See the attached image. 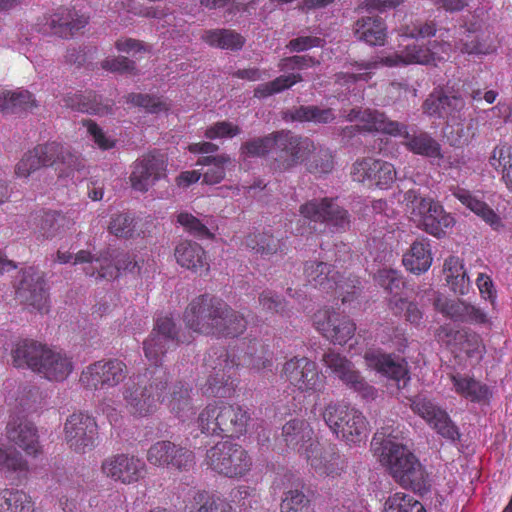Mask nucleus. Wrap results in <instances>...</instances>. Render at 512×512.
I'll return each mask as SVG.
<instances>
[{"instance_id": "58", "label": "nucleus", "mask_w": 512, "mask_h": 512, "mask_svg": "<svg viewBox=\"0 0 512 512\" xmlns=\"http://www.w3.org/2000/svg\"><path fill=\"white\" fill-rule=\"evenodd\" d=\"M231 500L243 509L253 508L258 504L260 496L255 488L240 485L231 491Z\"/></svg>"}, {"instance_id": "50", "label": "nucleus", "mask_w": 512, "mask_h": 512, "mask_svg": "<svg viewBox=\"0 0 512 512\" xmlns=\"http://www.w3.org/2000/svg\"><path fill=\"white\" fill-rule=\"evenodd\" d=\"M275 132L264 137L253 138L242 144L240 150L246 157H263L274 152Z\"/></svg>"}, {"instance_id": "27", "label": "nucleus", "mask_w": 512, "mask_h": 512, "mask_svg": "<svg viewBox=\"0 0 512 512\" xmlns=\"http://www.w3.org/2000/svg\"><path fill=\"white\" fill-rule=\"evenodd\" d=\"M88 23V17L77 10L61 7L46 21L51 33L62 38H68L84 28Z\"/></svg>"}, {"instance_id": "52", "label": "nucleus", "mask_w": 512, "mask_h": 512, "mask_svg": "<svg viewBox=\"0 0 512 512\" xmlns=\"http://www.w3.org/2000/svg\"><path fill=\"white\" fill-rule=\"evenodd\" d=\"M413 508L422 511V504L405 493H395L388 497L383 512H413Z\"/></svg>"}, {"instance_id": "42", "label": "nucleus", "mask_w": 512, "mask_h": 512, "mask_svg": "<svg viewBox=\"0 0 512 512\" xmlns=\"http://www.w3.org/2000/svg\"><path fill=\"white\" fill-rule=\"evenodd\" d=\"M191 388L178 382L174 384L168 398V408L179 419L186 420L194 414V406L191 398Z\"/></svg>"}, {"instance_id": "43", "label": "nucleus", "mask_w": 512, "mask_h": 512, "mask_svg": "<svg viewBox=\"0 0 512 512\" xmlns=\"http://www.w3.org/2000/svg\"><path fill=\"white\" fill-rule=\"evenodd\" d=\"M286 120L298 122H314L317 124H328L334 121L335 114L331 108H320L319 106H299L285 113Z\"/></svg>"}, {"instance_id": "4", "label": "nucleus", "mask_w": 512, "mask_h": 512, "mask_svg": "<svg viewBox=\"0 0 512 512\" xmlns=\"http://www.w3.org/2000/svg\"><path fill=\"white\" fill-rule=\"evenodd\" d=\"M75 263L88 264L84 268L85 274L96 279H114L121 270L131 274H140L141 271L139 261L134 256L123 252H111L109 249L98 255L80 250L76 253Z\"/></svg>"}, {"instance_id": "12", "label": "nucleus", "mask_w": 512, "mask_h": 512, "mask_svg": "<svg viewBox=\"0 0 512 512\" xmlns=\"http://www.w3.org/2000/svg\"><path fill=\"white\" fill-rule=\"evenodd\" d=\"M287 381L304 393L321 392L325 388L326 377L315 362L306 357L292 358L283 366Z\"/></svg>"}, {"instance_id": "64", "label": "nucleus", "mask_w": 512, "mask_h": 512, "mask_svg": "<svg viewBox=\"0 0 512 512\" xmlns=\"http://www.w3.org/2000/svg\"><path fill=\"white\" fill-rule=\"evenodd\" d=\"M437 28L433 21H416L401 29V35L409 38H427L436 34Z\"/></svg>"}, {"instance_id": "34", "label": "nucleus", "mask_w": 512, "mask_h": 512, "mask_svg": "<svg viewBox=\"0 0 512 512\" xmlns=\"http://www.w3.org/2000/svg\"><path fill=\"white\" fill-rule=\"evenodd\" d=\"M7 436L29 455H36L39 451V441L36 427L28 421L20 420L9 422Z\"/></svg>"}, {"instance_id": "31", "label": "nucleus", "mask_w": 512, "mask_h": 512, "mask_svg": "<svg viewBox=\"0 0 512 512\" xmlns=\"http://www.w3.org/2000/svg\"><path fill=\"white\" fill-rule=\"evenodd\" d=\"M73 370L69 357L46 347L36 373L50 381H63Z\"/></svg>"}, {"instance_id": "22", "label": "nucleus", "mask_w": 512, "mask_h": 512, "mask_svg": "<svg viewBox=\"0 0 512 512\" xmlns=\"http://www.w3.org/2000/svg\"><path fill=\"white\" fill-rule=\"evenodd\" d=\"M145 463L128 454H116L106 458L101 465V470L108 478L123 484H131L139 481L145 474Z\"/></svg>"}, {"instance_id": "54", "label": "nucleus", "mask_w": 512, "mask_h": 512, "mask_svg": "<svg viewBox=\"0 0 512 512\" xmlns=\"http://www.w3.org/2000/svg\"><path fill=\"white\" fill-rule=\"evenodd\" d=\"M281 512H313L308 497L300 490H289L281 503Z\"/></svg>"}, {"instance_id": "3", "label": "nucleus", "mask_w": 512, "mask_h": 512, "mask_svg": "<svg viewBox=\"0 0 512 512\" xmlns=\"http://www.w3.org/2000/svg\"><path fill=\"white\" fill-rule=\"evenodd\" d=\"M168 383V374L162 367L147 369L144 376H138L127 383L123 398L129 412L137 416H146L156 408V402L162 397Z\"/></svg>"}, {"instance_id": "7", "label": "nucleus", "mask_w": 512, "mask_h": 512, "mask_svg": "<svg viewBox=\"0 0 512 512\" xmlns=\"http://www.w3.org/2000/svg\"><path fill=\"white\" fill-rule=\"evenodd\" d=\"M206 463L215 472L229 478H240L252 467V459L241 446L228 441L219 442L206 453Z\"/></svg>"}, {"instance_id": "38", "label": "nucleus", "mask_w": 512, "mask_h": 512, "mask_svg": "<svg viewBox=\"0 0 512 512\" xmlns=\"http://www.w3.org/2000/svg\"><path fill=\"white\" fill-rule=\"evenodd\" d=\"M245 245L265 258H270L278 254L283 255L287 250L285 241L275 237L269 232L249 234L245 239Z\"/></svg>"}, {"instance_id": "14", "label": "nucleus", "mask_w": 512, "mask_h": 512, "mask_svg": "<svg viewBox=\"0 0 512 512\" xmlns=\"http://www.w3.org/2000/svg\"><path fill=\"white\" fill-rule=\"evenodd\" d=\"M299 212L310 221L326 223L335 232H344L350 227L347 210L329 198L309 200L300 206Z\"/></svg>"}, {"instance_id": "39", "label": "nucleus", "mask_w": 512, "mask_h": 512, "mask_svg": "<svg viewBox=\"0 0 512 512\" xmlns=\"http://www.w3.org/2000/svg\"><path fill=\"white\" fill-rule=\"evenodd\" d=\"M37 107L36 100L27 90H0V111L3 114H18Z\"/></svg>"}, {"instance_id": "20", "label": "nucleus", "mask_w": 512, "mask_h": 512, "mask_svg": "<svg viewBox=\"0 0 512 512\" xmlns=\"http://www.w3.org/2000/svg\"><path fill=\"white\" fill-rule=\"evenodd\" d=\"M351 174L355 181L380 189L389 188L396 179V170L391 163L373 158L357 160Z\"/></svg>"}, {"instance_id": "51", "label": "nucleus", "mask_w": 512, "mask_h": 512, "mask_svg": "<svg viewBox=\"0 0 512 512\" xmlns=\"http://www.w3.org/2000/svg\"><path fill=\"white\" fill-rule=\"evenodd\" d=\"M174 443L170 441H158L147 452V460L150 464L169 469L173 458Z\"/></svg>"}, {"instance_id": "53", "label": "nucleus", "mask_w": 512, "mask_h": 512, "mask_svg": "<svg viewBox=\"0 0 512 512\" xmlns=\"http://www.w3.org/2000/svg\"><path fill=\"white\" fill-rule=\"evenodd\" d=\"M313 156L306 164L307 170L314 174H327L334 168L332 153L327 148L320 147L312 153Z\"/></svg>"}, {"instance_id": "49", "label": "nucleus", "mask_w": 512, "mask_h": 512, "mask_svg": "<svg viewBox=\"0 0 512 512\" xmlns=\"http://www.w3.org/2000/svg\"><path fill=\"white\" fill-rule=\"evenodd\" d=\"M431 55L428 46L409 45L401 55L397 56V60L388 57L384 62L389 66L397 65L400 62L403 64H431Z\"/></svg>"}, {"instance_id": "55", "label": "nucleus", "mask_w": 512, "mask_h": 512, "mask_svg": "<svg viewBox=\"0 0 512 512\" xmlns=\"http://www.w3.org/2000/svg\"><path fill=\"white\" fill-rule=\"evenodd\" d=\"M433 305L435 309L446 318L453 322H460L463 300L449 299L442 295H437Z\"/></svg>"}, {"instance_id": "19", "label": "nucleus", "mask_w": 512, "mask_h": 512, "mask_svg": "<svg viewBox=\"0 0 512 512\" xmlns=\"http://www.w3.org/2000/svg\"><path fill=\"white\" fill-rule=\"evenodd\" d=\"M65 440L78 453H85L95 446L97 424L94 418L84 413L70 415L64 424Z\"/></svg>"}, {"instance_id": "28", "label": "nucleus", "mask_w": 512, "mask_h": 512, "mask_svg": "<svg viewBox=\"0 0 512 512\" xmlns=\"http://www.w3.org/2000/svg\"><path fill=\"white\" fill-rule=\"evenodd\" d=\"M74 225L71 218L57 211H44L33 217L32 228L37 237L53 239Z\"/></svg>"}, {"instance_id": "48", "label": "nucleus", "mask_w": 512, "mask_h": 512, "mask_svg": "<svg viewBox=\"0 0 512 512\" xmlns=\"http://www.w3.org/2000/svg\"><path fill=\"white\" fill-rule=\"evenodd\" d=\"M490 164L502 170V179L508 189L512 190V146L501 145L494 148Z\"/></svg>"}, {"instance_id": "41", "label": "nucleus", "mask_w": 512, "mask_h": 512, "mask_svg": "<svg viewBox=\"0 0 512 512\" xmlns=\"http://www.w3.org/2000/svg\"><path fill=\"white\" fill-rule=\"evenodd\" d=\"M429 243L425 240L415 241L410 250L403 256V264L407 270L414 274L427 271L432 263Z\"/></svg>"}, {"instance_id": "46", "label": "nucleus", "mask_w": 512, "mask_h": 512, "mask_svg": "<svg viewBox=\"0 0 512 512\" xmlns=\"http://www.w3.org/2000/svg\"><path fill=\"white\" fill-rule=\"evenodd\" d=\"M301 81H303V77L300 73L280 75L270 82L258 85L254 89V97L259 99L267 98L274 94L281 93Z\"/></svg>"}, {"instance_id": "8", "label": "nucleus", "mask_w": 512, "mask_h": 512, "mask_svg": "<svg viewBox=\"0 0 512 512\" xmlns=\"http://www.w3.org/2000/svg\"><path fill=\"white\" fill-rule=\"evenodd\" d=\"M274 141V161L281 171L296 167L316 150V145L310 138L290 130L276 131Z\"/></svg>"}, {"instance_id": "60", "label": "nucleus", "mask_w": 512, "mask_h": 512, "mask_svg": "<svg viewBox=\"0 0 512 512\" xmlns=\"http://www.w3.org/2000/svg\"><path fill=\"white\" fill-rule=\"evenodd\" d=\"M320 61L308 55H295L282 58L278 63L280 71H300L316 65H319Z\"/></svg>"}, {"instance_id": "2", "label": "nucleus", "mask_w": 512, "mask_h": 512, "mask_svg": "<svg viewBox=\"0 0 512 512\" xmlns=\"http://www.w3.org/2000/svg\"><path fill=\"white\" fill-rule=\"evenodd\" d=\"M397 438L389 428H382L373 438V444L381 445V462L388 468L391 476L402 487L416 492L429 488L428 475L419 460Z\"/></svg>"}, {"instance_id": "18", "label": "nucleus", "mask_w": 512, "mask_h": 512, "mask_svg": "<svg viewBox=\"0 0 512 512\" xmlns=\"http://www.w3.org/2000/svg\"><path fill=\"white\" fill-rule=\"evenodd\" d=\"M350 122L358 125L347 126L343 129V136L352 137L356 132H380L394 137L398 121L389 119L384 112L369 108H353L346 115Z\"/></svg>"}, {"instance_id": "40", "label": "nucleus", "mask_w": 512, "mask_h": 512, "mask_svg": "<svg viewBox=\"0 0 512 512\" xmlns=\"http://www.w3.org/2000/svg\"><path fill=\"white\" fill-rule=\"evenodd\" d=\"M198 165L206 167L203 170V182L208 185L220 183L226 175V170L233 165V160L228 154L208 155L197 161Z\"/></svg>"}, {"instance_id": "10", "label": "nucleus", "mask_w": 512, "mask_h": 512, "mask_svg": "<svg viewBox=\"0 0 512 512\" xmlns=\"http://www.w3.org/2000/svg\"><path fill=\"white\" fill-rule=\"evenodd\" d=\"M321 361L347 388L358 393L361 398L366 401L376 398L377 390L365 380L345 356L328 350L323 353Z\"/></svg>"}, {"instance_id": "17", "label": "nucleus", "mask_w": 512, "mask_h": 512, "mask_svg": "<svg viewBox=\"0 0 512 512\" xmlns=\"http://www.w3.org/2000/svg\"><path fill=\"white\" fill-rule=\"evenodd\" d=\"M409 401L412 411L423 418L439 435L451 441L459 440V430L445 410L423 395L415 396Z\"/></svg>"}, {"instance_id": "33", "label": "nucleus", "mask_w": 512, "mask_h": 512, "mask_svg": "<svg viewBox=\"0 0 512 512\" xmlns=\"http://www.w3.org/2000/svg\"><path fill=\"white\" fill-rule=\"evenodd\" d=\"M354 35L370 46H383L387 38V27L381 17L366 16L356 21Z\"/></svg>"}, {"instance_id": "37", "label": "nucleus", "mask_w": 512, "mask_h": 512, "mask_svg": "<svg viewBox=\"0 0 512 512\" xmlns=\"http://www.w3.org/2000/svg\"><path fill=\"white\" fill-rule=\"evenodd\" d=\"M451 380L455 391L472 402L486 403L492 397L490 388L473 377L456 374Z\"/></svg>"}, {"instance_id": "23", "label": "nucleus", "mask_w": 512, "mask_h": 512, "mask_svg": "<svg viewBox=\"0 0 512 512\" xmlns=\"http://www.w3.org/2000/svg\"><path fill=\"white\" fill-rule=\"evenodd\" d=\"M394 137H401L403 146L410 152L430 157L442 158L441 145L428 132L418 129L417 126L411 128L405 123L399 122Z\"/></svg>"}, {"instance_id": "30", "label": "nucleus", "mask_w": 512, "mask_h": 512, "mask_svg": "<svg viewBox=\"0 0 512 512\" xmlns=\"http://www.w3.org/2000/svg\"><path fill=\"white\" fill-rule=\"evenodd\" d=\"M222 413L220 414V434L229 437H239L247 431L251 420L247 409L236 404H228L221 401Z\"/></svg>"}, {"instance_id": "15", "label": "nucleus", "mask_w": 512, "mask_h": 512, "mask_svg": "<svg viewBox=\"0 0 512 512\" xmlns=\"http://www.w3.org/2000/svg\"><path fill=\"white\" fill-rule=\"evenodd\" d=\"M204 363L213 371L207 379L204 393L208 396L224 397L225 387L232 376V370L238 364L234 359H230L229 353L222 347L210 349L204 358Z\"/></svg>"}, {"instance_id": "45", "label": "nucleus", "mask_w": 512, "mask_h": 512, "mask_svg": "<svg viewBox=\"0 0 512 512\" xmlns=\"http://www.w3.org/2000/svg\"><path fill=\"white\" fill-rule=\"evenodd\" d=\"M0 512H33L31 497L23 491H0Z\"/></svg>"}, {"instance_id": "1", "label": "nucleus", "mask_w": 512, "mask_h": 512, "mask_svg": "<svg viewBox=\"0 0 512 512\" xmlns=\"http://www.w3.org/2000/svg\"><path fill=\"white\" fill-rule=\"evenodd\" d=\"M183 321L193 332L216 338L237 337L247 327L243 314L210 294L194 298L184 311Z\"/></svg>"}, {"instance_id": "29", "label": "nucleus", "mask_w": 512, "mask_h": 512, "mask_svg": "<svg viewBox=\"0 0 512 512\" xmlns=\"http://www.w3.org/2000/svg\"><path fill=\"white\" fill-rule=\"evenodd\" d=\"M365 361L368 367L397 381H403V386L410 379L408 376L407 363L398 357L391 355L368 352L365 354Z\"/></svg>"}, {"instance_id": "36", "label": "nucleus", "mask_w": 512, "mask_h": 512, "mask_svg": "<svg viewBox=\"0 0 512 512\" xmlns=\"http://www.w3.org/2000/svg\"><path fill=\"white\" fill-rule=\"evenodd\" d=\"M453 195L494 230H499L503 227L501 218L494 210L487 203L472 195L470 191L456 188Z\"/></svg>"}, {"instance_id": "57", "label": "nucleus", "mask_w": 512, "mask_h": 512, "mask_svg": "<svg viewBox=\"0 0 512 512\" xmlns=\"http://www.w3.org/2000/svg\"><path fill=\"white\" fill-rule=\"evenodd\" d=\"M36 147L26 152L15 166V174L20 178H28L42 166Z\"/></svg>"}, {"instance_id": "9", "label": "nucleus", "mask_w": 512, "mask_h": 512, "mask_svg": "<svg viewBox=\"0 0 512 512\" xmlns=\"http://www.w3.org/2000/svg\"><path fill=\"white\" fill-rule=\"evenodd\" d=\"M186 341L187 339L180 335V331L172 317L159 316L155 321L150 336L143 343V349L146 358L155 367H159L158 363L168 350Z\"/></svg>"}, {"instance_id": "62", "label": "nucleus", "mask_w": 512, "mask_h": 512, "mask_svg": "<svg viewBox=\"0 0 512 512\" xmlns=\"http://www.w3.org/2000/svg\"><path fill=\"white\" fill-rule=\"evenodd\" d=\"M178 223L190 234L199 238H210L212 234L205 224L190 213L182 212L177 216Z\"/></svg>"}, {"instance_id": "47", "label": "nucleus", "mask_w": 512, "mask_h": 512, "mask_svg": "<svg viewBox=\"0 0 512 512\" xmlns=\"http://www.w3.org/2000/svg\"><path fill=\"white\" fill-rule=\"evenodd\" d=\"M221 401L209 403L200 413L197 425L203 434L220 435Z\"/></svg>"}, {"instance_id": "5", "label": "nucleus", "mask_w": 512, "mask_h": 512, "mask_svg": "<svg viewBox=\"0 0 512 512\" xmlns=\"http://www.w3.org/2000/svg\"><path fill=\"white\" fill-rule=\"evenodd\" d=\"M323 419L338 438L347 443H360L367 438L368 422L363 413L341 403H330L323 411Z\"/></svg>"}, {"instance_id": "6", "label": "nucleus", "mask_w": 512, "mask_h": 512, "mask_svg": "<svg viewBox=\"0 0 512 512\" xmlns=\"http://www.w3.org/2000/svg\"><path fill=\"white\" fill-rule=\"evenodd\" d=\"M336 249L333 266L325 262L309 261L305 264L304 273L308 282L314 287H319L326 292L339 290L341 294L346 293L347 295L342 298L344 303L349 300L351 294H355V290L346 289V283L341 280L340 273L335 271V268H342L345 263L351 260V254L350 248L346 244L336 245ZM355 288L356 285L353 284L352 289Z\"/></svg>"}, {"instance_id": "21", "label": "nucleus", "mask_w": 512, "mask_h": 512, "mask_svg": "<svg viewBox=\"0 0 512 512\" xmlns=\"http://www.w3.org/2000/svg\"><path fill=\"white\" fill-rule=\"evenodd\" d=\"M422 108L428 116L455 122L464 118L465 101L461 95L440 90L431 93Z\"/></svg>"}, {"instance_id": "11", "label": "nucleus", "mask_w": 512, "mask_h": 512, "mask_svg": "<svg viewBox=\"0 0 512 512\" xmlns=\"http://www.w3.org/2000/svg\"><path fill=\"white\" fill-rule=\"evenodd\" d=\"M282 436L286 445L304 455L315 469L321 468V447L318 441L313 439V430L302 419H292L282 428Z\"/></svg>"}, {"instance_id": "61", "label": "nucleus", "mask_w": 512, "mask_h": 512, "mask_svg": "<svg viewBox=\"0 0 512 512\" xmlns=\"http://www.w3.org/2000/svg\"><path fill=\"white\" fill-rule=\"evenodd\" d=\"M252 350L254 353L249 352L245 354L244 363L258 371L269 368L272 365L271 357L263 345L254 342Z\"/></svg>"}, {"instance_id": "35", "label": "nucleus", "mask_w": 512, "mask_h": 512, "mask_svg": "<svg viewBox=\"0 0 512 512\" xmlns=\"http://www.w3.org/2000/svg\"><path fill=\"white\" fill-rule=\"evenodd\" d=\"M174 255L177 263L189 270L197 272L208 269L206 252L196 242L184 240L175 247Z\"/></svg>"}, {"instance_id": "59", "label": "nucleus", "mask_w": 512, "mask_h": 512, "mask_svg": "<svg viewBox=\"0 0 512 512\" xmlns=\"http://www.w3.org/2000/svg\"><path fill=\"white\" fill-rule=\"evenodd\" d=\"M173 451V458L169 469L182 472L193 468L195 465V455L191 450L174 443Z\"/></svg>"}, {"instance_id": "25", "label": "nucleus", "mask_w": 512, "mask_h": 512, "mask_svg": "<svg viewBox=\"0 0 512 512\" xmlns=\"http://www.w3.org/2000/svg\"><path fill=\"white\" fill-rule=\"evenodd\" d=\"M418 226L425 232L441 238L448 229L452 228L455 220L450 213H447L443 207L433 199L414 219Z\"/></svg>"}, {"instance_id": "13", "label": "nucleus", "mask_w": 512, "mask_h": 512, "mask_svg": "<svg viewBox=\"0 0 512 512\" xmlns=\"http://www.w3.org/2000/svg\"><path fill=\"white\" fill-rule=\"evenodd\" d=\"M128 375L126 364L119 359L101 360L87 366L81 373L80 382L87 389L112 388Z\"/></svg>"}, {"instance_id": "16", "label": "nucleus", "mask_w": 512, "mask_h": 512, "mask_svg": "<svg viewBox=\"0 0 512 512\" xmlns=\"http://www.w3.org/2000/svg\"><path fill=\"white\" fill-rule=\"evenodd\" d=\"M16 298L24 305L43 313L48 311V294L43 273L29 267L18 276L15 284Z\"/></svg>"}, {"instance_id": "63", "label": "nucleus", "mask_w": 512, "mask_h": 512, "mask_svg": "<svg viewBox=\"0 0 512 512\" xmlns=\"http://www.w3.org/2000/svg\"><path fill=\"white\" fill-rule=\"evenodd\" d=\"M21 410L26 413L36 412L43 403L42 393L38 388H24L17 398Z\"/></svg>"}, {"instance_id": "44", "label": "nucleus", "mask_w": 512, "mask_h": 512, "mask_svg": "<svg viewBox=\"0 0 512 512\" xmlns=\"http://www.w3.org/2000/svg\"><path fill=\"white\" fill-rule=\"evenodd\" d=\"M202 39L210 46L229 50H240L245 44L241 34L229 29L206 30Z\"/></svg>"}, {"instance_id": "26", "label": "nucleus", "mask_w": 512, "mask_h": 512, "mask_svg": "<svg viewBox=\"0 0 512 512\" xmlns=\"http://www.w3.org/2000/svg\"><path fill=\"white\" fill-rule=\"evenodd\" d=\"M164 160L161 155L148 154L135 162L130 176L132 187L140 192L147 191L159 179L164 170Z\"/></svg>"}, {"instance_id": "24", "label": "nucleus", "mask_w": 512, "mask_h": 512, "mask_svg": "<svg viewBox=\"0 0 512 512\" xmlns=\"http://www.w3.org/2000/svg\"><path fill=\"white\" fill-rule=\"evenodd\" d=\"M43 167H63L61 175H69L70 171L79 170L81 161L78 156L58 142H49L36 146Z\"/></svg>"}, {"instance_id": "56", "label": "nucleus", "mask_w": 512, "mask_h": 512, "mask_svg": "<svg viewBox=\"0 0 512 512\" xmlns=\"http://www.w3.org/2000/svg\"><path fill=\"white\" fill-rule=\"evenodd\" d=\"M355 324L347 317L338 316V321L333 322L331 332L326 334V338L340 345L345 344L355 332Z\"/></svg>"}, {"instance_id": "32", "label": "nucleus", "mask_w": 512, "mask_h": 512, "mask_svg": "<svg viewBox=\"0 0 512 512\" xmlns=\"http://www.w3.org/2000/svg\"><path fill=\"white\" fill-rule=\"evenodd\" d=\"M47 346L29 339L18 341L11 351L13 365L36 372Z\"/></svg>"}]
</instances>
